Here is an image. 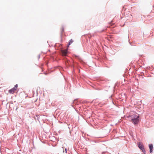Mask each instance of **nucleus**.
Instances as JSON below:
<instances>
[{
  "mask_svg": "<svg viewBox=\"0 0 154 154\" xmlns=\"http://www.w3.org/2000/svg\"><path fill=\"white\" fill-rule=\"evenodd\" d=\"M130 117L131 121H133L135 119L139 118V116H137L136 115H132L130 116Z\"/></svg>",
  "mask_w": 154,
  "mask_h": 154,
  "instance_id": "f03ea898",
  "label": "nucleus"
},
{
  "mask_svg": "<svg viewBox=\"0 0 154 154\" xmlns=\"http://www.w3.org/2000/svg\"><path fill=\"white\" fill-rule=\"evenodd\" d=\"M109 98H110L112 100V103H113V104L114 105H115V104L113 102V100L112 99V96H110L109 97Z\"/></svg>",
  "mask_w": 154,
  "mask_h": 154,
  "instance_id": "9d476101",
  "label": "nucleus"
},
{
  "mask_svg": "<svg viewBox=\"0 0 154 154\" xmlns=\"http://www.w3.org/2000/svg\"><path fill=\"white\" fill-rule=\"evenodd\" d=\"M137 145L139 148L141 150L142 152H143L144 153H145L146 152L143 145L141 144L140 142L138 143Z\"/></svg>",
  "mask_w": 154,
  "mask_h": 154,
  "instance_id": "f257e3e1",
  "label": "nucleus"
},
{
  "mask_svg": "<svg viewBox=\"0 0 154 154\" xmlns=\"http://www.w3.org/2000/svg\"><path fill=\"white\" fill-rule=\"evenodd\" d=\"M129 43L131 45H132L131 43V42H129Z\"/></svg>",
  "mask_w": 154,
  "mask_h": 154,
  "instance_id": "2eb2a0df",
  "label": "nucleus"
},
{
  "mask_svg": "<svg viewBox=\"0 0 154 154\" xmlns=\"http://www.w3.org/2000/svg\"><path fill=\"white\" fill-rule=\"evenodd\" d=\"M65 151H66V153H67V149L66 148H65Z\"/></svg>",
  "mask_w": 154,
  "mask_h": 154,
  "instance_id": "4468645a",
  "label": "nucleus"
},
{
  "mask_svg": "<svg viewBox=\"0 0 154 154\" xmlns=\"http://www.w3.org/2000/svg\"><path fill=\"white\" fill-rule=\"evenodd\" d=\"M40 118V116L39 115H36V117H35V120H37L39 122V119Z\"/></svg>",
  "mask_w": 154,
  "mask_h": 154,
  "instance_id": "0eeeda50",
  "label": "nucleus"
},
{
  "mask_svg": "<svg viewBox=\"0 0 154 154\" xmlns=\"http://www.w3.org/2000/svg\"><path fill=\"white\" fill-rule=\"evenodd\" d=\"M45 73V75H47V73Z\"/></svg>",
  "mask_w": 154,
  "mask_h": 154,
  "instance_id": "f3484780",
  "label": "nucleus"
},
{
  "mask_svg": "<svg viewBox=\"0 0 154 154\" xmlns=\"http://www.w3.org/2000/svg\"><path fill=\"white\" fill-rule=\"evenodd\" d=\"M64 30V27L63 26H62V29H61V34H62Z\"/></svg>",
  "mask_w": 154,
  "mask_h": 154,
  "instance_id": "9b49d317",
  "label": "nucleus"
},
{
  "mask_svg": "<svg viewBox=\"0 0 154 154\" xmlns=\"http://www.w3.org/2000/svg\"><path fill=\"white\" fill-rule=\"evenodd\" d=\"M149 149L150 153H152L153 149V145L152 144H149Z\"/></svg>",
  "mask_w": 154,
  "mask_h": 154,
  "instance_id": "20e7f679",
  "label": "nucleus"
},
{
  "mask_svg": "<svg viewBox=\"0 0 154 154\" xmlns=\"http://www.w3.org/2000/svg\"><path fill=\"white\" fill-rule=\"evenodd\" d=\"M17 86H18L17 84H16V85H15L14 87L13 88L14 89H15V90H16L17 88Z\"/></svg>",
  "mask_w": 154,
  "mask_h": 154,
  "instance_id": "1a4fd4ad",
  "label": "nucleus"
},
{
  "mask_svg": "<svg viewBox=\"0 0 154 154\" xmlns=\"http://www.w3.org/2000/svg\"><path fill=\"white\" fill-rule=\"evenodd\" d=\"M75 101H74L73 102V103H75Z\"/></svg>",
  "mask_w": 154,
  "mask_h": 154,
  "instance_id": "a211bd4d",
  "label": "nucleus"
},
{
  "mask_svg": "<svg viewBox=\"0 0 154 154\" xmlns=\"http://www.w3.org/2000/svg\"><path fill=\"white\" fill-rule=\"evenodd\" d=\"M104 29H102L101 31H99V32H103L104 31Z\"/></svg>",
  "mask_w": 154,
  "mask_h": 154,
  "instance_id": "f8f14e48",
  "label": "nucleus"
},
{
  "mask_svg": "<svg viewBox=\"0 0 154 154\" xmlns=\"http://www.w3.org/2000/svg\"><path fill=\"white\" fill-rule=\"evenodd\" d=\"M16 90H15L14 88H13L9 90L8 92L10 94H13L15 91Z\"/></svg>",
  "mask_w": 154,
  "mask_h": 154,
  "instance_id": "423d86ee",
  "label": "nucleus"
},
{
  "mask_svg": "<svg viewBox=\"0 0 154 154\" xmlns=\"http://www.w3.org/2000/svg\"><path fill=\"white\" fill-rule=\"evenodd\" d=\"M68 51L67 49L62 50L61 51V53L64 56H66L68 53Z\"/></svg>",
  "mask_w": 154,
  "mask_h": 154,
  "instance_id": "7ed1b4c3",
  "label": "nucleus"
},
{
  "mask_svg": "<svg viewBox=\"0 0 154 154\" xmlns=\"http://www.w3.org/2000/svg\"><path fill=\"white\" fill-rule=\"evenodd\" d=\"M74 56H75V57H79V56H77V55H74Z\"/></svg>",
  "mask_w": 154,
  "mask_h": 154,
  "instance_id": "ddd939ff",
  "label": "nucleus"
},
{
  "mask_svg": "<svg viewBox=\"0 0 154 154\" xmlns=\"http://www.w3.org/2000/svg\"><path fill=\"white\" fill-rule=\"evenodd\" d=\"M73 42V41L72 39H70L68 44V46H69V45H70L72 42Z\"/></svg>",
  "mask_w": 154,
  "mask_h": 154,
  "instance_id": "6e6552de",
  "label": "nucleus"
},
{
  "mask_svg": "<svg viewBox=\"0 0 154 154\" xmlns=\"http://www.w3.org/2000/svg\"><path fill=\"white\" fill-rule=\"evenodd\" d=\"M139 121L140 120L139 118H137L135 119L133 121L131 122L135 125H136L138 124V123L139 122Z\"/></svg>",
  "mask_w": 154,
  "mask_h": 154,
  "instance_id": "39448f33",
  "label": "nucleus"
},
{
  "mask_svg": "<svg viewBox=\"0 0 154 154\" xmlns=\"http://www.w3.org/2000/svg\"><path fill=\"white\" fill-rule=\"evenodd\" d=\"M40 54H39L38 56V58L39 59L40 58Z\"/></svg>",
  "mask_w": 154,
  "mask_h": 154,
  "instance_id": "dca6fc26",
  "label": "nucleus"
}]
</instances>
